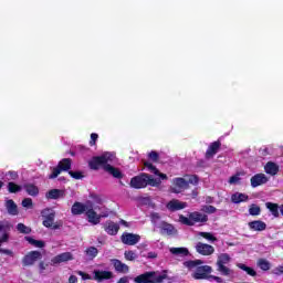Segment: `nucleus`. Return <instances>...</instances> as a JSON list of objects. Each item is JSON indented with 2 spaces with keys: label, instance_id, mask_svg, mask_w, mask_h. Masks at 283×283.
Here are the masks:
<instances>
[{
  "label": "nucleus",
  "instance_id": "nucleus-1",
  "mask_svg": "<svg viewBox=\"0 0 283 283\" xmlns=\"http://www.w3.org/2000/svg\"><path fill=\"white\" fill-rule=\"evenodd\" d=\"M114 160H116V155L112 153H105L102 156L93 157L88 163V166L91 169L94 170L103 167V169L106 170L107 174H111V176H113L114 178H120V170L112 166Z\"/></svg>",
  "mask_w": 283,
  "mask_h": 283
},
{
  "label": "nucleus",
  "instance_id": "nucleus-2",
  "mask_svg": "<svg viewBox=\"0 0 283 283\" xmlns=\"http://www.w3.org/2000/svg\"><path fill=\"white\" fill-rule=\"evenodd\" d=\"M147 185H150V187H158L160 185V179H154L147 174H142L133 177L130 180V187H133V189H145Z\"/></svg>",
  "mask_w": 283,
  "mask_h": 283
},
{
  "label": "nucleus",
  "instance_id": "nucleus-3",
  "mask_svg": "<svg viewBox=\"0 0 283 283\" xmlns=\"http://www.w3.org/2000/svg\"><path fill=\"white\" fill-rule=\"evenodd\" d=\"M167 280V273L160 272H145L142 275L135 277V283H163Z\"/></svg>",
  "mask_w": 283,
  "mask_h": 283
},
{
  "label": "nucleus",
  "instance_id": "nucleus-4",
  "mask_svg": "<svg viewBox=\"0 0 283 283\" xmlns=\"http://www.w3.org/2000/svg\"><path fill=\"white\" fill-rule=\"evenodd\" d=\"M208 220L209 217L207 214L198 211L190 212L188 217L182 214L179 216V222H181V224H186L187 227H193V224H197L198 222H207Z\"/></svg>",
  "mask_w": 283,
  "mask_h": 283
},
{
  "label": "nucleus",
  "instance_id": "nucleus-5",
  "mask_svg": "<svg viewBox=\"0 0 283 283\" xmlns=\"http://www.w3.org/2000/svg\"><path fill=\"white\" fill-rule=\"evenodd\" d=\"M231 262V256L227 253H222L218 256L217 260V271L220 272L224 277H233V270L227 268L226 264Z\"/></svg>",
  "mask_w": 283,
  "mask_h": 283
},
{
  "label": "nucleus",
  "instance_id": "nucleus-6",
  "mask_svg": "<svg viewBox=\"0 0 283 283\" xmlns=\"http://www.w3.org/2000/svg\"><path fill=\"white\" fill-rule=\"evenodd\" d=\"M41 216L43 218V227H46V229H61L63 227V223H54V218H56V212L54 210L46 208L41 211Z\"/></svg>",
  "mask_w": 283,
  "mask_h": 283
},
{
  "label": "nucleus",
  "instance_id": "nucleus-7",
  "mask_svg": "<svg viewBox=\"0 0 283 283\" xmlns=\"http://www.w3.org/2000/svg\"><path fill=\"white\" fill-rule=\"evenodd\" d=\"M85 216L87 218V221L93 224H101V218H107L108 213H96V210H94V205L91 202L88 207L86 208Z\"/></svg>",
  "mask_w": 283,
  "mask_h": 283
},
{
  "label": "nucleus",
  "instance_id": "nucleus-8",
  "mask_svg": "<svg viewBox=\"0 0 283 283\" xmlns=\"http://www.w3.org/2000/svg\"><path fill=\"white\" fill-rule=\"evenodd\" d=\"M70 169H72V159L64 158L57 164V167L52 168V174L49 178L54 180V178H59L61 171H70Z\"/></svg>",
  "mask_w": 283,
  "mask_h": 283
},
{
  "label": "nucleus",
  "instance_id": "nucleus-9",
  "mask_svg": "<svg viewBox=\"0 0 283 283\" xmlns=\"http://www.w3.org/2000/svg\"><path fill=\"white\" fill-rule=\"evenodd\" d=\"M186 189H189V181L182 177L172 179V186L170 187L171 193H182Z\"/></svg>",
  "mask_w": 283,
  "mask_h": 283
},
{
  "label": "nucleus",
  "instance_id": "nucleus-10",
  "mask_svg": "<svg viewBox=\"0 0 283 283\" xmlns=\"http://www.w3.org/2000/svg\"><path fill=\"white\" fill-rule=\"evenodd\" d=\"M212 272L213 268H211L210 265L197 266L195 273L192 274V277L195 280H209V277L211 276L209 274Z\"/></svg>",
  "mask_w": 283,
  "mask_h": 283
},
{
  "label": "nucleus",
  "instance_id": "nucleus-11",
  "mask_svg": "<svg viewBox=\"0 0 283 283\" xmlns=\"http://www.w3.org/2000/svg\"><path fill=\"white\" fill-rule=\"evenodd\" d=\"M41 258H43V255L40 251H31L22 259V264L23 266H32L38 260H41Z\"/></svg>",
  "mask_w": 283,
  "mask_h": 283
},
{
  "label": "nucleus",
  "instance_id": "nucleus-12",
  "mask_svg": "<svg viewBox=\"0 0 283 283\" xmlns=\"http://www.w3.org/2000/svg\"><path fill=\"white\" fill-rule=\"evenodd\" d=\"M120 241L123 244H127L128 247H134L140 242V234H134L129 232H125L120 237Z\"/></svg>",
  "mask_w": 283,
  "mask_h": 283
},
{
  "label": "nucleus",
  "instance_id": "nucleus-13",
  "mask_svg": "<svg viewBox=\"0 0 283 283\" xmlns=\"http://www.w3.org/2000/svg\"><path fill=\"white\" fill-rule=\"evenodd\" d=\"M189 205L185 201H180L178 199H171L167 205L166 209L168 211L175 212V211H182V209H187Z\"/></svg>",
  "mask_w": 283,
  "mask_h": 283
},
{
  "label": "nucleus",
  "instance_id": "nucleus-14",
  "mask_svg": "<svg viewBox=\"0 0 283 283\" xmlns=\"http://www.w3.org/2000/svg\"><path fill=\"white\" fill-rule=\"evenodd\" d=\"M114 277V273L112 271H103V270H94L93 271V280L95 282H105V280H112Z\"/></svg>",
  "mask_w": 283,
  "mask_h": 283
},
{
  "label": "nucleus",
  "instance_id": "nucleus-15",
  "mask_svg": "<svg viewBox=\"0 0 283 283\" xmlns=\"http://www.w3.org/2000/svg\"><path fill=\"white\" fill-rule=\"evenodd\" d=\"M72 260H74V254H72V252H63L61 254L55 255L51 260V264L53 266H56V264H62V262H70Z\"/></svg>",
  "mask_w": 283,
  "mask_h": 283
},
{
  "label": "nucleus",
  "instance_id": "nucleus-16",
  "mask_svg": "<svg viewBox=\"0 0 283 283\" xmlns=\"http://www.w3.org/2000/svg\"><path fill=\"white\" fill-rule=\"evenodd\" d=\"M196 251L200 255H213L216 252V249L212 245H209L207 243L198 242L196 244Z\"/></svg>",
  "mask_w": 283,
  "mask_h": 283
},
{
  "label": "nucleus",
  "instance_id": "nucleus-17",
  "mask_svg": "<svg viewBox=\"0 0 283 283\" xmlns=\"http://www.w3.org/2000/svg\"><path fill=\"white\" fill-rule=\"evenodd\" d=\"M250 182H251V187L253 188L260 187L269 182V177H266V175L264 174H256L250 179Z\"/></svg>",
  "mask_w": 283,
  "mask_h": 283
},
{
  "label": "nucleus",
  "instance_id": "nucleus-18",
  "mask_svg": "<svg viewBox=\"0 0 283 283\" xmlns=\"http://www.w3.org/2000/svg\"><path fill=\"white\" fill-rule=\"evenodd\" d=\"M91 202L92 201H87L86 203L75 202L71 208L73 216H81L82 213H86Z\"/></svg>",
  "mask_w": 283,
  "mask_h": 283
},
{
  "label": "nucleus",
  "instance_id": "nucleus-19",
  "mask_svg": "<svg viewBox=\"0 0 283 283\" xmlns=\"http://www.w3.org/2000/svg\"><path fill=\"white\" fill-rule=\"evenodd\" d=\"M160 231L164 235H176L178 233V230L171 224L163 221L159 226Z\"/></svg>",
  "mask_w": 283,
  "mask_h": 283
},
{
  "label": "nucleus",
  "instance_id": "nucleus-20",
  "mask_svg": "<svg viewBox=\"0 0 283 283\" xmlns=\"http://www.w3.org/2000/svg\"><path fill=\"white\" fill-rule=\"evenodd\" d=\"M112 264L114 265V269L117 271V273H129V266L123 263L120 260L113 259Z\"/></svg>",
  "mask_w": 283,
  "mask_h": 283
},
{
  "label": "nucleus",
  "instance_id": "nucleus-21",
  "mask_svg": "<svg viewBox=\"0 0 283 283\" xmlns=\"http://www.w3.org/2000/svg\"><path fill=\"white\" fill-rule=\"evenodd\" d=\"M248 227L251 231H266V223L261 220L251 221Z\"/></svg>",
  "mask_w": 283,
  "mask_h": 283
},
{
  "label": "nucleus",
  "instance_id": "nucleus-22",
  "mask_svg": "<svg viewBox=\"0 0 283 283\" xmlns=\"http://www.w3.org/2000/svg\"><path fill=\"white\" fill-rule=\"evenodd\" d=\"M120 227L118 226V223H115L114 221H108L104 226V230L106 231V233H108V235H116Z\"/></svg>",
  "mask_w": 283,
  "mask_h": 283
},
{
  "label": "nucleus",
  "instance_id": "nucleus-23",
  "mask_svg": "<svg viewBox=\"0 0 283 283\" xmlns=\"http://www.w3.org/2000/svg\"><path fill=\"white\" fill-rule=\"evenodd\" d=\"M220 142H213L212 144H210V146L208 147L207 151H206V158H213V156H216V154H218V149H220Z\"/></svg>",
  "mask_w": 283,
  "mask_h": 283
},
{
  "label": "nucleus",
  "instance_id": "nucleus-24",
  "mask_svg": "<svg viewBox=\"0 0 283 283\" xmlns=\"http://www.w3.org/2000/svg\"><path fill=\"white\" fill-rule=\"evenodd\" d=\"M265 174H269L270 176H277V171H280V166L273 161H269L265 166Z\"/></svg>",
  "mask_w": 283,
  "mask_h": 283
},
{
  "label": "nucleus",
  "instance_id": "nucleus-25",
  "mask_svg": "<svg viewBox=\"0 0 283 283\" xmlns=\"http://www.w3.org/2000/svg\"><path fill=\"white\" fill-rule=\"evenodd\" d=\"M249 200V196L242 192H235L234 195L231 196V201L234 205H240V202H247Z\"/></svg>",
  "mask_w": 283,
  "mask_h": 283
},
{
  "label": "nucleus",
  "instance_id": "nucleus-26",
  "mask_svg": "<svg viewBox=\"0 0 283 283\" xmlns=\"http://www.w3.org/2000/svg\"><path fill=\"white\" fill-rule=\"evenodd\" d=\"M24 191L32 197L39 196V187H36L34 184H25L23 186Z\"/></svg>",
  "mask_w": 283,
  "mask_h": 283
},
{
  "label": "nucleus",
  "instance_id": "nucleus-27",
  "mask_svg": "<svg viewBox=\"0 0 283 283\" xmlns=\"http://www.w3.org/2000/svg\"><path fill=\"white\" fill-rule=\"evenodd\" d=\"M6 207H7L8 213H10V216H17L19 213L17 203H14V201L12 199L7 200Z\"/></svg>",
  "mask_w": 283,
  "mask_h": 283
},
{
  "label": "nucleus",
  "instance_id": "nucleus-28",
  "mask_svg": "<svg viewBox=\"0 0 283 283\" xmlns=\"http://www.w3.org/2000/svg\"><path fill=\"white\" fill-rule=\"evenodd\" d=\"M170 253L172 255H178L179 258H185L189 255V250L187 248H170Z\"/></svg>",
  "mask_w": 283,
  "mask_h": 283
},
{
  "label": "nucleus",
  "instance_id": "nucleus-29",
  "mask_svg": "<svg viewBox=\"0 0 283 283\" xmlns=\"http://www.w3.org/2000/svg\"><path fill=\"white\" fill-rule=\"evenodd\" d=\"M265 207H266V209H269V211H271V213H272V216H274V218H280V207L276 203L266 202Z\"/></svg>",
  "mask_w": 283,
  "mask_h": 283
},
{
  "label": "nucleus",
  "instance_id": "nucleus-30",
  "mask_svg": "<svg viewBox=\"0 0 283 283\" xmlns=\"http://www.w3.org/2000/svg\"><path fill=\"white\" fill-rule=\"evenodd\" d=\"M200 264H205V262L202 260L184 262V266H186V269H189V271H193V269H198V266H200Z\"/></svg>",
  "mask_w": 283,
  "mask_h": 283
},
{
  "label": "nucleus",
  "instance_id": "nucleus-31",
  "mask_svg": "<svg viewBox=\"0 0 283 283\" xmlns=\"http://www.w3.org/2000/svg\"><path fill=\"white\" fill-rule=\"evenodd\" d=\"M87 260H94V258H96V255H98V249H96L95 247H90L84 251Z\"/></svg>",
  "mask_w": 283,
  "mask_h": 283
},
{
  "label": "nucleus",
  "instance_id": "nucleus-32",
  "mask_svg": "<svg viewBox=\"0 0 283 283\" xmlns=\"http://www.w3.org/2000/svg\"><path fill=\"white\" fill-rule=\"evenodd\" d=\"M61 196H63V192L59 189H52L46 193V198H49V200H59Z\"/></svg>",
  "mask_w": 283,
  "mask_h": 283
},
{
  "label": "nucleus",
  "instance_id": "nucleus-33",
  "mask_svg": "<svg viewBox=\"0 0 283 283\" xmlns=\"http://www.w3.org/2000/svg\"><path fill=\"white\" fill-rule=\"evenodd\" d=\"M25 240L27 242H29V244H32L36 249H43V247H45V242L41 240H35L32 237H25Z\"/></svg>",
  "mask_w": 283,
  "mask_h": 283
},
{
  "label": "nucleus",
  "instance_id": "nucleus-34",
  "mask_svg": "<svg viewBox=\"0 0 283 283\" xmlns=\"http://www.w3.org/2000/svg\"><path fill=\"white\" fill-rule=\"evenodd\" d=\"M237 266L239 269H241V271H245V273H248V275H251L252 277H255L256 273H255V270H253L252 268L247 266L243 263H239Z\"/></svg>",
  "mask_w": 283,
  "mask_h": 283
},
{
  "label": "nucleus",
  "instance_id": "nucleus-35",
  "mask_svg": "<svg viewBox=\"0 0 283 283\" xmlns=\"http://www.w3.org/2000/svg\"><path fill=\"white\" fill-rule=\"evenodd\" d=\"M258 266L261 269V271H269L271 269V263L265 259H260L258 261Z\"/></svg>",
  "mask_w": 283,
  "mask_h": 283
},
{
  "label": "nucleus",
  "instance_id": "nucleus-36",
  "mask_svg": "<svg viewBox=\"0 0 283 283\" xmlns=\"http://www.w3.org/2000/svg\"><path fill=\"white\" fill-rule=\"evenodd\" d=\"M124 256H125V260H127L128 262H134V260L138 259V254H136V252L132 250L125 251Z\"/></svg>",
  "mask_w": 283,
  "mask_h": 283
},
{
  "label": "nucleus",
  "instance_id": "nucleus-37",
  "mask_svg": "<svg viewBox=\"0 0 283 283\" xmlns=\"http://www.w3.org/2000/svg\"><path fill=\"white\" fill-rule=\"evenodd\" d=\"M198 235L208 240V242H216L218 240L211 232H199Z\"/></svg>",
  "mask_w": 283,
  "mask_h": 283
},
{
  "label": "nucleus",
  "instance_id": "nucleus-38",
  "mask_svg": "<svg viewBox=\"0 0 283 283\" xmlns=\"http://www.w3.org/2000/svg\"><path fill=\"white\" fill-rule=\"evenodd\" d=\"M17 230H18L20 233H24V234L32 233V229H30V227H27V226L23 224V223H18Z\"/></svg>",
  "mask_w": 283,
  "mask_h": 283
},
{
  "label": "nucleus",
  "instance_id": "nucleus-39",
  "mask_svg": "<svg viewBox=\"0 0 283 283\" xmlns=\"http://www.w3.org/2000/svg\"><path fill=\"white\" fill-rule=\"evenodd\" d=\"M8 190L10 193H17V191L21 190V186L14 184V182H9L8 184Z\"/></svg>",
  "mask_w": 283,
  "mask_h": 283
},
{
  "label": "nucleus",
  "instance_id": "nucleus-40",
  "mask_svg": "<svg viewBox=\"0 0 283 283\" xmlns=\"http://www.w3.org/2000/svg\"><path fill=\"white\" fill-rule=\"evenodd\" d=\"M201 211L203 213H210L211 214V213H216L218 211V209L213 206H202Z\"/></svg>",
  "mask_w": 283,
  "mask_h": 283
},
{
  "label": "nucleus",
  "instance_id": "nucleus-41",
  "mask_svg": "<svg viewBox=\"0 0 283 283\" xmlns=\"http://www.w3.org/2000/svg\"><path fill=\"white\" fill-rule=\"evenodd\" d=\"M260 206L252 205L249 209L250 216H260Z\"/></svg>",
  "mask_w": 283,
  "mask_h": 283
},
{
  "label": "nucleus",
  "instance_id": "nucleus-42",
  "mask_svg": "<svg viewBox=\"0 0 283 283\" xmlns=\"http://www.w3.org/2000/svg\"><path fill=\"white\" fill-rule=\"evenodd\" d=\"M6 178L7 180H17V178H19V172L11 170L6 174Z\"/></svg>",
  "mask_w": 283,
  "mask_h": 283
},
{
  "label": "nucleus",
  "instance_id": "nucleus-43",
  "mask_svg": "<svg viewBox=\"0 0 283 283\" xmlns=\"http://www.w3.org/2000/svg\"><path fill=\"white\" fill-rule=\"evenodd\" d=\"M186 181L188 182V188H189V185H198V176L196 175L187 176Z\"/></svg>",
  "mask_w": 283,
  "mask_h": 283
},
{
  "label": "nucleus",
  "instance_id": "nucleus-44",
  "mask_svg": "<svg viewBox=\"0 0 283 283\" xmlns=\"http://www.w3.org/2000/svg\"><path fill=\"white\" fill-rule=\"evenodd\" d=\"M144 165L147 169H149L151 174H158V170L155 168V166L151 165V163L146 161Z\"/></svg>",
  "mask_w": 283,
  "mask_h": 283
},
{
  "label": "nucleus",
  "instance_id": "nucleus-45",
  "mask_svg": "<svg viewBox=\"0 0 283 283\" xmlns=\"http://www.w3.org/2000/svg\"><path fill=\"white\" fill-rule=\"evenodd\" d=\"M69 174L71 175V178H74L75 180H81V178H83V175L78 171H69Z\"/></svg>",
  "mask_w": 283,
  "mask_h": 283
},
{
  "label": "nucleus",
  "instance_id": "nucleus-46",
  "mask_svg": "<svg viewBox=\"0 0 283 283\" xmlns=\"http://www.w3.org/2000/svg\"><path fill=\"white\" fill-rule=\"evenodd\" d=\"M150 218H151V223L156 224V222H158V220H160V214L158 212H153L150 214Z\"/></svg>",
  "mask_w": 283,
  "mask_h": 283
},
{
  "label": "nucleus",
  "instance_id": "nucleus-47",
  "mask_svg": "<svg viewBox=\"0 0 283 283\" xmlns=\"http://www.w3.org/2000/svg\"><path fill=\"white\" fill-rule=\"evenodd\" d=\"M239 181H240V175H234L229 179L230 185H238Z\"/></svg>",
  "mask_w": 283,
  "mask_h": 283
},
{
  "label": "nucleus",
  "instance_id": "nucleus-48",
  "mask_svg": "<svg viewBox=\"0 0 283 283\" xmlns=\"http://www.w3.org/2000/svg\"><path fill=\"white\" fill-rule=\"evenodd\" d=\"M3 231V226L0 224V233ZM8 240V233H3L2 238H0V247L1 244H3V242H6Z\"/></svg>",
  "mask_w": 283,
  "mask_h": 283
},
{
  "label": "nucleus",
  "instance_id": "nucleus-49",
  "mask_svg": "<svg viewBox=\"0 0 283 283\" xmlns=\"http://www.w3.org/2000/svg\"><path fill=\"white\" fill-rule=\"evenodd\" d=\"M77 275L82 277V280H92V276L90 274L83 272V271H76Z\"/></svg>",
  "mask_w": 283,
  "mask_h": 283
},
{
  "label": "nucleus",
  "instance_id": "nucleus-50",
  "mask_svg": "<svg viewBox=\"0 0 283 283\" xmlns=\"http://www.w3.org/2000/svg\"><path fill=\"white\" fill-rule=\"evenodd\" d=\"M22 207H25V208L32 207V199L25 198L24 200H22Z\"/></svg>",
  "mask_w": 283,
  "mask_h": 283
},
{
  "label": "nucleus",
  "instance_id": "nucleus-51",
  "mask_svg": "<svg viewBox=\"0 0 283 283\" xmlns=\"http://www.w3.org/2000/svg\"><path fill=\"white\" fill-rule=\"evenodd\" d=\"M96 140H98V134L96 133L91 134L90 145H96Z\"/></svg>",
  "mask_w": 283,
  "mask_h": 283
},
{
  "label": "nucleus",
  "instance_id": "nucleus-52",
  "mask_svg": "<svg viewBox=\"0 0 283 283\" xmlns=\"http://www.w3.org/2000/svg\"><path fill=\"white\" fill-rule=\"evenodd\" d=\"M208 280H210V282H211V281H214V282H218V283H223V282H224V281L222 280V277L216 276V275H210Z\"/></svg>",
  "mask_w": 283,
  "mask_h": 283
},
{
  "label": "nucleus",
  "instance_id": "nucleus-53",
  "mask_svg": "<svg viewBox=\"0 0 283 283\" xmlns=\"http://www.w3.org/2000/svg\"><path fill=\"white\" fill-rule=\"evenodd\" d=\"M148 156L150 160H154V161L158 160V153L156 151H150Z\"/></svg>",
  "mask_w": 283,
  "mask_h": 283
},
{
  "label": "nucleus",
  "instance_id": "nucleus-54",
  "mask_svg": "<svg viewBox=\"0 0 283 283\" xmlns=\"http://www.w3.org/2000/svg\"><path fill=\"white\" fill-rule=\"evenodd\" d=\"M146 258H148V260H156V258H158V254L156 252H148Z\"/></svg>",
  "mask_w": 283,
  "mask_h": 283
},
{
  "label": "nucleus",
  "instance_id": "nucleus-55",
  "mask_svg": "<svg viewBox=\"0 0 283 283\" xmlns=\"http://www.w3.org/2000/svg\"><path fill=\"white\" fill-rule=\"evenodd\" d=\"M0 253H4V255H14V253L11 250H6L0 248Z\"/></svg>",
  "mask_w": 283,
  "mask_h": 283
},
{
  "label": "nucleus",
  "instance_id": "nucleus-56",
  "mask_svg": "<svg viewBox=\"0 0 283 283\" xmlns=\"http://www.w3.org/2000/svg\"><path fill=\"white\" fill-rule=\"evenodd\" d=\"M46 266H48V265H46L44 262H40V263H39L40 273H43V272L45 271Z\"/></svg>",
  "mask_w": 283,
  "mask_h": 283
},
{
  "label": "nucleus",
  "instance_id": "nucleus-57",
  "mask_svg": "<svg viewBox=\"0 0 283 283\" xmlns=\"http://www.w3.org/2000/svg\"><path fill=\"white\" fill-rule=\"evenodd\" d=\"M76 282H78V279L76 277V275H71L69 277V283H76Z\"/></svg>",
  "mask_w": 283,
  "mask_h": 283
},
{
  "label": "nucleus",
  "instance_id": "nucleus-58",
  "mask_svg": "<svg viewBox=\"0 0 283 283\" xmlns=\"http://www.w3.org/2000/svg\"><path fill=\"white\" fill-rule=\"evenodd\" d=\"M117 283H129V279L127 276H124V277L119 279V281Z\"/></svg>",
  "mask_w": 283,
  "mask_h": 283
},
{
  "label": "nucleus",
  "instance_id": "nucleus-59",
  "mask_svg": "<svg viewBox=\"0 0 283 283\" xmlns=\"http://www.w3.org/2000/svg\"><path fill=\"white\" fill-rule=\"evenodd\" d=\"M155 176H160V178H161L163 180H167V175L160 174L159 171H158V174H155Z\"/></svg>",
  "mask_w": 283,
  "mask_h": 283
},
{
  "label": "nucleus",
  "instance_id": "nucleus-60",
  "mask_svg": "<svg viewBox=\"0 0 283 283\" xmlns=\"http://www.w3.org/2000/svg\"><path fill=\"white\" fill-rule=\"evenodd\" d=\"M276 272V275H280V274H282L283 273V268L282 266H280V268H276V270H275Z\"/></svg>",
  "mask_w": 283,
  "mask_h": 283
},
{
  "label": "nucleus",
  "instance_id": "nucleus-61",
  "mask_svg": "<svg viewBox=\"0 0 283 283\" xmlns=\"http://www.w3.org/2000/svg\"><path fill=\"white\" fill-rule=\"evenodd\" d=\"M206 202H207V205H211V202H213V198L207 197Z\"/></svg>",
  "mask_w": 283,
  "mask_h": 283
},
{
  "label": "nucleus",
  "instance_id": "nucleus-62",
  "mask_svg": "<svg viewBox=\"0 0 283 283\" xmlns=\"http://www.w3.org/2000/svg\"><path fill=\"white\" fill-rule=\"evenodd\" d=\"M191 196H192V198H198V191L193 190Z\"/></svg>",
  "mask_w": 283,
  "mask_h": 283
},
{
  "label": "nucleus",
  "instance_id": "nucleus-63",
  "mask_svg": "<svg viewBox=\"0 0 283 283\" xmlns=\"http://www.w3.org/2000/svg\"><path fill=\"white\" fill-rule=\"evenodd\" d=\"M120 224H124V227H127V221L120 220Z\"/></svg>",
  "mask_w": 283,
  "mask_h": 283
},
{
  "label": "nucleus",
  "instance_id": "nucleus-64",
  "mask_svg": "<svg viewBox=\"0 0 283 283\" xmlns=\"http://www.w3.org/2000/svg\"><path fill=\"white\" fill-rule=\"evenodd\" d=\"M263 151H265V154H263V156H266V151H268V149L265 148V149H263Z\"/></svg>",
  "mask_w": 283,
  "mask_h": 283
}]
</instances>
